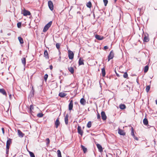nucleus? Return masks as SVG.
I'll return each mask as SVG.
<instances>
[{
  "label": "nucleus",
  "instance_id": "1",
  "mask_svg": "<svg viewBox=\"0 0 157 157\" xmlns=\"http://www.w3.org/2000/svg\"><path fill=\"white\" fill-rule=\"evenodd\" d=\"M11 143V139L10 138H8V140L6 142V153L8 154L9 152V149L10 144Z\"/></svg>",
  "mask_w": 157,
  "mask_h": 157
},
{
  "label": "nucleus",
  "instance_id": "2",
  "mask_svg": "<svg viewBox=\"0 0 157 157\" xmlns=\"http://www.w3.org/2000/svg\"><path fill=\"white\" fill-rule=\"evenodd\" d=\"M52 24V21H51L46 24L44 27L43 31L44 32H46L51 25Z\"/></svg>",
  "mask_w": 157,
  "mask_h": 157
},
{
  "label": "nucleus",
  "instance_id": "3",
  "mask_svg": "<svg viewBox=\"0 0 157 157\" xmlns=\"http://www.w3.org/2000/svg\"><path fill=\"white\" fill-rule=\"evenodd\" d=\"M68 56L70 59H72L74 58V54L70 50L68 51Z\"/></svg>",
  "mask_w": 157,
  "mask_h": 157
},
{
  "label": "nucleus",
  "instance_id": "4",
  "mask_svg": "<svg viewBox=\"0 0 157 157\" xmlns=\"http://www.w3.org/2000/svg\"><path fill=\"white\" fill-rule=\"evenodd\" d=\"M48 4L50 9L52 11L53 10L54 6L52 2L51 1H48Z\"/></svg>",
  "mask_w": 157,
  "mask_h": 157
},
{
  "label": "nucleus",
  "instance_id": "5",
  "mask_svg": "<svg viewBox=\"0 0 157 157\" xmlns=\"http://www.w3.org/2000/svg\"><path fill=\"white\" fill-rule=\"evenodd\" d=\"M114 57V53L113 51H111L108 56V61H109L111 59H112Z\"/></svg>",
  "mask_w": 157,
  "mask_h": 157
},
{
  "label": "nucleus",
  "instance_id": "6",
  "mask_svg": "<svg viewBox=\"0 0 157 157\" xmlns=\"http://www.w3.org/2000/svg\"><path fill=\"white\" fill-rule=\"evenodd\" d=\"M77 130L78 133L82 136L83 135V132L82 130L81 127L80 126H78L77 128Z\"/></svg>",
  "mask_w": 157,
  "mask_h": 157
},
{
  "label": "nucleus",
  "instance_id": "7",
  "mask_svg": "<svg viewBox=\"0 0 157 157\" xmlns=\"http://www.w3.org/2000/svg\"><path fill=\"white\" fill-rule=\"evenodd\" d=\"M23 15L24 16H27V15H31V13L30 12L26 10H25L24 9V10L22 12V13Z\"/></svg>",
  "mask_w": 157,
  "mask_h": 157
},
{
  "label": "nucleus",
  "instance_id": "8",
  "mask_svg": "<svg viewBox=\"0 0 157 157\" xmlns=\"http://www.w3.org/2000/svg\"><path fill=\"white\" fill-rule=\"evenodd\" d=\"M73 107V101L72 100L70 101V102L68 105V109L70 111H71Z\"/></svg>",
  "mask_w": 157,
  "mask_h": 157
},
{
  "label": "nucleus",
  "instance_id": "9",
  "mask_svg": "<svg viewBox=\"0 0 157 157\" xmlns=\"http://www.w3.org/2000/svg\"><path fill=\"white\" fill-rule=\"evenodd\" d=\"M101 115L102 119L104 121L106 119L107 117L105 112L104 111L101 112Z\"/></svg>",
  "mask_w": 157,
  "mask_h": 157
},
{
  "label": "nucleus",
  "instance_id": "10",
  "mask_svg": "<svg viewBox=\"0 0 157 157\" xmlns=\"http://www.w3.org/2000/svg\"><path fill=\"white\" fill-rule=\"evenodd\" d=\"M118 132L120 135H121L124 136L125 134V133L124 132V131L120 129L119 128H118Z\"/></svg>",
  "mask_w": 157,
  "mask_h": 157
},
{
  "label": "nucleus",
  "instance_id": "11",
  "mask_svg": "<svg viewBox=\"0 0 157 157\" xmlns=\"http://www.w3.org/2000/svg\"><path fill=\"white\" fill-rule=\"evenodd\" d=\"M60 122L59 121V118L58 117L57 118L56 121H55V125L56 128H57Z\"/></svg>",
  "mask_w": 157,
  "mask_h": 157
},
{
  "label": "nucleus",
  "instance_id": "12",
  "mask_svg": "<svg viewBox=\"0 0 157 157\" xmlns=\"http://www.w3.org/2000/svg\"><path fill=\"white\" fill-rule=\"evenodd\" d=\"M95 37L96 38L99 40H101L104 38L103 36H100L98 35H96L95 36Z\"/></svg>",
  "mask_w": 157,
  "mask_h": 157
},
{
  "label": "nucleus",
  "instance_id": "13",
  "mask_svg": "<svg viewBox=\"0 0 157 157\" xmlns=\"http://www.w3.org/2000/svg\"><path fill=\"white\" fill-rule=\"evenodd\" d=\"M80 103L81 105H84L86 104V101L83 98H82L80 100Z\"/></svg>",
  "mask_w": 157,
  "mask_h": 157
},
{
  "label": "nucleus",
  "instance_id": "14",
  "mask_svg": "<svg viewBox=\"0 0 157 157\" xmlns=\"http://www.w3.org/2000/svg\"><path fill=\"white\" fill-rule=\"evenodd\" d=\"M96 145L97 148L98 149L99 151L100 152H101L102 151L103 149L101 146L99 144H97Z\"/></svg>",
  "mask_w": 157,
  "mask_h": 157
},
{
  "label": "nucleus",
  "instance_id": "15",
  "mask_svg": "<svg viewBox=\"0 0 157 157\" xmlns=\"http://www.w3.org/2000/svg\"><path fill=\"white\" fill-rule=\"evenodd\" d=\"M17 132L18 135L20 137H22L24 136V134H23L20 130H17Z\"/></svg>",
  "mask_w": 157,
  "mask_h": 157
},
{
  "label": "nucleus",
  "instance_id": "16",
  "mask_svg": "<svg viewBox=\"0 0 157 157\" xmlns=\"http://www.w3.org/2000/svg\"><path fill=\"white\" fill-rule=\"evenodd\" d=\"M0 93L2 94L3 95L6 96V93L4 89H0Z\"/></svg>",
  "mask_w": 157,
  "mask_h": 157
},
{
  "label": "nucleus",
  "instance_id": "17",
  "mask_svg": "<svg viewBox=\"0 0 157 157\" xmlns=\"http://www.w3.org/2000/svg\"><path fill=\"white\" fill-rule=\"evenodd\" d=\"M149 41V39L148 36L145 35L143 39V41L144 42H147Z\"/></svg>",
  "mask_w": 157,
  "mask_h": 157
},
{
  "label": "nucleus",
  "instance_id": "18",
  "mask_svg": "<svg viewBox=\"0 0 157 157\" xmlns=\"http://www.w3.org/2000/svg\"><path fill=\"white\" fill-rule=\"evenodd\" d=\"M78 63L79 65H84V64L83 62V60L81 58L79 59L78 61Z\"/></svg>",
  "mask_w": 157,
  "mask_h": 157
},
{
  "label": "nucleus",
  "instance_id": "19",
  "mask_svg": "<svg viewBox=\"0 0 157 157\" xmlns=\"http://www.w3.org/2000/svg\"><path fill=\"white\" fill-rule=\"evenodd\" d=\"M21 62L24 66L25 67L26 64V59L25 58H22L21 59Z\"/></svg>",
  "mask_w": 157,
  "mask_h": 157
},
{
  "label": "nucleus",
  "instance_id": "20",
  "mask_svg": "<svg viewBox=\"0 0 157 157\" xmlns=\"http://www.w3.org/2000/svg\"><path fill=\"white\" fill-rule=\"evenodd\" d=\"M68 114H67L65 117L64 121L65 122V123L66 124H67L68 123Z\"/></svg>",
  "mask_w": 157,
  "mask_h": 157
},
{
  "label": "nucleus",
  "instance_id": "21",
  "mask_svg": "<svg viewBox=\"0 0 157 157\" xmlns=\"http://www.w3.org/2000/svg\"><path fill=\"white\" fill-rule=\"evenodd\" d=\"M44 56L45 57L46 59L48 58V53L47 50H45L44 51Z\"/></svg>",
  "mask_w": 157,
  "mask_h": 157
},
{
  "label": "nucleus",
  "instance_id": "22",
  "mask_svg": "<svg viewBox=\"0 0 157 157\" xmlns=\"http://www.w3.org/2000/svg\"><path fill=\"white\" fill-rule=\"evenodd\" d=\"M66 95V94L63 92H61L59 94V96L62 98H63Z\"/></svg>",
  "mask_w": 157,
  "mask_h": 157
},
{
  "label": "nucleus",
  "instance_id": "23",
  "mask_svg": "<svg viewBox=\"0 0 157 157\" xmlns=\"http://www.w3.org/2000/svg\"><path fill=\"white\" fill-rule=\"evenodd\" d=\"M68 70L71 74H73L74 72V68L72 67H68Z\"/></svg>",
  "mask_w": 157,
  "mask_h": 157
},
{
  "label": "nucleus",
  "instance_id": "24",
  "mask_svg": "<svg viewBox=\"0 0 157 157\" xmlns=\"http://www.w3.org/2000/svg\"><path fill=\"white\" fill-rule=\"evenodd\" d=\"M119 108L122 109H123L126 108L125 105L124 104H121L119 105Z\"/></svg>",
  "mask_w": 157,
  "mask_h": 157
},
{
  "label": "nucleus",
  "instance_id": "25",
  "mask_svg": "<svg viewBox=\"0 0 157 157\" xmlns=\"http://www.w3.org/2000/svg\"><path fill=\"white\" fill-rule=\"evenodd\" d=\"M81 147L84 153H85L87 151V149L86 147H84L82 145H81Z\"/></svg>",
  "mask_w": 157,
  "mask_h": 157
},
{
  "label": "nucleus",
  "instance_id": "26",
  "mask_svg": "<svg viewBox=\"0 0 157 157\" xmlns=\"http://www.w3.org/2000/svg\"><path fill=\"white\" fill-rule=\"evenodd\" d=\"M143 123L145 125H147L148 124V120H147V119H146V118H144V120H143Z\"/></svg>",
  "mask_w": 157,
  "mask_h": 157
},
{
  "label": "nucleus",
  "instance_id": "27",
  "mask_svg": "<svg viewBox=\"0 0 157 157\" xmlns=\"http://www.w3.org/2000/svg\"><path fill=\"white\" fill-rule=\"evenodd\" d=\"M18 39L21 44H22L23 43V39L21 37H18Z\"/></svg>",
  "mask_w": 157,
  "mask_h": 157
},
{
  "label": "nucleus",
  "instance_id": "28",
  "mask_svg": "<svg viewBox=\"0 0 157 157\" xmlns=\"http://www.w3.org/2000/svg\"><path fill=\"white\" fill-rule=\"evenodd\" d=\"M149 67L147 65L145 66L144 68V73H146L148 71Z\"/></svg>",
  "mask_w": 157,
  "mask_h": 157
},
{
  "label": "nucleus",
  "instance_id": "29",
  "mask_svg": "<svg viewBox=\"0 0 157 157\" xmlns=\"http://www.w3.org/2000/svg\"><path fill=\"white\" fill-rule=\"evenodd\" d=\"M102 75L103 76H105V71L104 68H103L101 70Z\"/></svg>",
  "mask_w": 157,
  "mask_h": 157
},
{
  "label": "nucleus",
  "instance_id": "30",
  "mask_svg": "<svg viewBox=\"0 0 157 157\" xmlns=\"http://www.w3.org/2000/svg\"><path fill=\"white\" fill-rule=\"evenodd\" d=\"M57 156L58 157H62L61 152L59 150H58L57 151Z\"/></svg>",
  "mask_w": 157,
  "mask_h": 157
},
{
  "label": "nucleus",
  "instance_id": "31",
  "mask_svg": "<svg viewBox=\"0 0 157 157\" xmlns=\"http://www.w3.org/2000/svg\"><path fill=\"white\" fill-rule=\"evenodd\" d=\"M91 126V121H89L87 124V127L90 128Z\"/></svg>",
  "mask_w": 157,
  "mask_h": 157
},
{
  "label": "nucleus",
  "instance_id": "32",
  "mask_svg": "<svg viewBox=\"0 0 157 157\" xmlns=\"http://www.w3.org/2000/svg\"><path fill=\"white\" fill-rule=\"evenodd\" d=\"M131 135L133 137H135V135L134 132V130L133 128L132 127L131 128Z\"/></svg>",
  "mask_w": 157,
  "mask_h": 157
},
{
  "label": "nucleus",
  "instance_id": "33",
  "mask_svg": "<svg viewBox=\"0 0 157 157\" xmlns=\"http://www.w3.org/2000/svg\"><path fill=\"white\" fill-rule=\"evenodd\" d=\"M150 88V86H146V90L147 92H148L149 91Z\"/></svg>",
  "mask_w": 157,
  "mask_h": 157
},
{
  "label": "nucleus",
  "instance_id": "34",
  "mask_svg": "<svg viewBox=\"0 0 157 157\" xmlns=\"http://www.w3.org/2000/svg\"><path fill=\"white\" fill-rule=\"evenodd\" d=\"M87 6L90 8L91 6V3L90 2H89L86 5Z\"/></svg>",
  "mask_w": 157,
  "mask_h": 157
},
{
  "label": "nucleus",
  "instance_id": "35",
  "mask_svg": "<svg viewBox=\"0 0 157 157\" xmlns=\"http://www.w3.org/2000/svg\"><path fill=\"white\" fill-rule=\"evenodd\" d=\"M123 77L125 78H126L128 77V75L126 72H125L124 73V74L123 75Z\"/></svg>",
  "mask_w": 157,
  "mask_h": 157
},
{
  "label": "nucleus",
  "instance_id": "36",
  "mask_svg": "<svg viewBox=\"0 0 157 157\" xmlns=\"http://www.w3.org/2000/svg\"><path fill=\"white\" fill-rule=\"evenodd\" d=\"M29 153L31 157H35V155L33 152L29 151Z\"/></svg>",
  "mask_w": 157,
  "mask_h": 157
},
{
  "label": "nucleus",
  "instance_id": "37",
  "mask_svg": "<svg viewBox=\"0 0 157 157\" xmlns=\"http://www.w3.org/2000/svg\"><path fill=\"white\" fill-rule=\"evenodd\" d=\"M43 116V114L42 113H39L37 115V116L39 117H41Z\"/></svg>",
  "mask_w": 157,
  "mask_h": 157
},
{
  "label": "nucleus",
  "instance_id": "38",
  "mask_svg": "<svg viewBox=\"0 0 157 157\" xmlns=\"http://www.w3.org/2000/svg\"><path fill=\"white\" fill-rule=\"evenodd\" d=\"M56 46L57 48L59 49L60 48V44L59 43H57L56 44Z\"/></svg>",
  "mask_w": 157,
  "mask_h": 157
},
{
  "label": "nucleus",
  "instance_id": "39",
  "mask_svg": "<svg viewBox=\"0 0 157 157\" xmlns=\"http://www.w3.org/2000/svg\"><path fill=\"white\" fill-rule=\"evenodd\" d=\"M103 2L104 4V5L105 6H106L108 3V1L107 0H103Z\"/></svg>",
  "mask_w": 157,
  "mask_h": 157
},
{
  "label": "nucleus",
  "instance_id": "40",
  "mask_svg": "<svg viewBox=\"0 0 157 157\" xmlns=\"http://www.w3.org/2000/svg\"><path fill=\"white\" fill-rule=\"evenodd\" d=\"M21 22H18L17 23V26L18 28H20L21 26Z\"/></svg>",
  "mask_w": 157,
  "mask_h": 157
},
{
  "label": "nucleus",
  "instance_id": "41",
  "mask_svg": "<svg viewBox=\"0 0 157 157\" xmlns=\"http://www.w3.org/2000/svg\"><path fill=\"white\" fill-rule=\"evenodd\" d=\"M47 141L46 144L47 145H48L50 143V140L49 138H47L46 139Z\"/></svg>",
  "mask_w": 157,
  "mask_h": 157
},
{
  "label": "nucleus",
  "instance_id": "42",
  "mask_svg": "<svg viewBox=\"0 0 157 157\" xmlns=\"http://www.w3.org/2000/svg\"><path fill=\"white\" fill-rule=\"evenodd\" d=\"M48 75L47 74H46L44 75V80L46 81L47 80V79L48 78Z\"/></svg>",
  "mask_w": 157,
  "mask_h": 157
},
{
  "label": "nucleus",
  "instance_id": "43",
  "mask_svg": "<svg viewBox=\"0 0 157 157\" xmlns=\"http://www.w3.org/2000/svg\"><path fill=\"white\" fill-rule=\"evenodd\" d=\"M6 59L3 58L2 60L1 59V63H4L6 61Z\"/></svg>",
  "mask_w": 157,
  "mask_h": 157
},
{
  "label": "nucleus",
  "instance_id": "44",
  "mask_svg": "<svg viewBox=\"0 0 157 157\" xmlns=\"http://www.w3.org/2000/svg\"><path fill=\"white\" fill-rule=\"evenodd\" d=\"M30 111L32 110V109H33V105H31L30 106Z\"/></svg>",
  "mask_w": 157,
  "mask_h": 157
},
{
  "label": "nucleus",
  "instance_id": "45",
  "mask_svg": "<svg viewBox=\"0 0 157 157\" xmlns=\"http://www.w3.org/2000/svg\"><path fill=\"white\" fill-rule=\"evenodd\" d=\"M100 116L99 113H98L97 114V118L98 119H100Z\"/></svg>",
  "mask_w": 157,
  "mask_h": 157
},
{
  "label": "nucleus",
  "instance_id": "46",
  "mask_svg": "<svg viewBox=\"0 0 157 157\" xmlns=\"http://www.w3.org/2000/svg\"><path fill=\"white\" fill-rule=\"evenodd\" d=\"M2 130L3 133V134H4L5 132H4V128H2Z\"/></svg>",
  "mask_w": 157,
  "mask_h": 157
},
{
  "label": "nucleus",
  "instance_id": "47",
  "mask_svg": "<svg viewBox=\"0 0 157 157\" xmlns=\"http://www.w3.org/2000/svg\"><path fill=\"white\" fill-rule=\"evenodd\" d=\"M104 48L105 50H106L108 48V47L107 46H105L104 47Z\"/></svg>",
  "mask_w": 157,
  "mask_h": 157
},
{
  "label": "nucleus",
  "instance_id": "48",
  "mask_svg": "<svg viewBox=\"0 0 157 157\" xmlns=\"http://www.w3.org/2000/svg\"><path fill=\"white\" fill-rule=\"evenodd\" d=\"M133 137L134 138V139H135L136 140H138V137H136L135 136V137Z\"/></svg>",
  "mask_w": 157,
  "mask_h": 157
},
{
  "label": "nucleus",
  "instance_id": "49",
  "mask_svg": "<svg viewBox=\"0 0 157 157\" xmlns=\"http://www.w3.org/2000/svg\"><path fill=\"white\" fill-rule=\"evenodd\" d=\"M53 68V67H52V66L51 65L50 66V69H51V70H52Z\"/></svg>",
  "mask_w": 157,
  "mask_h": 157
},
{
  "label": "nucleus",
  "instance_id": "50",
  "mask_svg": "<svg viewBox=\"0 0 157 157\" xmlns=\"http://www.w3.org/2000/svg\"><path fill=\"white\" fill-rule=\"evenodd\" d=\"M9 97H10V99H11V98L12 97V95L11 94H10L9 95Z\"/></svg>",
  "mask_w": 157,
  "mask_h": 157
},
{
  "label": "nucleus",
  "instance_id": "51",
  "mask_svg": "<svg viewBox=\"0 0 157 157\" xmlns=\"http://www.w3.org/2000/svg\"><path fill=\"white\" fill-rule=\"evenodd\" d=\"M116 75H117V76H119V75L118 74H117V73L116 72Z\"/></svg>",
  "mask_w": 157,
  "mask_h": 157
},
{
  "label": "nucleus",
  "instance_id": "52",
  "mask_svg": "<svg viewBox=\"0 0 157 157\" xmlns=\"http://www.w3.org/2000/svg\"><path fill=\"white\" fill-rule=\"evenodd\" d=\"M155 103H156V105H157V100H155Z\"/></svg>",
  "mask_w": 157,
  "mask_h": 157
},
{
  "label": "nucleus",
  "instance_id": "53",
  "mask_svg": "<svg viewBox=\"0 0 157 157\" xmlns=\"http://www.w3.org/2000/svg\"><path fill=\"white\" fill-rule=\"evenodd\" d=\"M0 32H1V33H2V32H3V31H2V30H1V31H0Z\"/></svg>",
  "mask_w": 157,
  "mask_h": 157
},
{
  "label": "nucleus",
  "instance_id": "54",
  "mask_svg": "<svg viewBox=\"0 0 157 157\" xmlns=\"http://www.w3.org/2000/svg\"><path fill=\"white\" fill-rule=\"evenodd\" d=\"M59 59L60 60L61 59V57H59Z\"/></svg>",
  "mask_w": 157,
  "mask_h": 157
},
{
  "label": "nucleus",
  "instance_id": "55",
  "mask_svg": "<svg viewBox=\"0 0 157 157\" xmlns=\"http://www.w3.org/2000/svg\"><path fill=\"white\" fill-rule=\"evenodd\" d=\"M34 92V90H33V92Z\"/></svg>",
  "mask_w": 157,
  "mask_h": 157
},
{
  "label": "nucleus",
  "instance_id": "56",
  "mask_svg": "<svg viewBox=\"0 0 157 157\" xmlns=\"http://www.w3.org/2000/svg\"><path fill=\"white\" fill-rule=\"evenodd\" d=\"M116 1V0H115V1Z\"/></svg>",
  "mask_w": 157,
  "mask_h": 157
}]
</instances>
